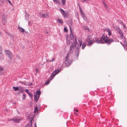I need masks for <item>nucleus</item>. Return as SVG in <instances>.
Wrapping results in <instances>:
<instances>
[{"mask_svg":"<svg viewBox=\"0 0 127 127\" xmlns=\"http://www.w3.org/2000/svg\"><path fill=\"white\" fill-rule=\"evenodd\" d=\"M95 42L98 43H100L102 44L107 43L108 44H110L113 41L112 39H109L107 35L104 34H103L100 38L95 37Z\"/></svg>","mask_w":127,"mask_h":127,"instance_id":"nucleus-1","label":"nucleus"},{"mask_svg":"<svg viewBox=\"0 0 127 127\" xmlns=\"http://www.w3.org/2000/svg\"><path fill=\"white\" fill-rule=\"evenodd\" d=\"M71 43H72V44L70 46L69 52L70 53H72L73 52V50L75 49L76 56L77 58H78L79 56V46L77 45H76V44L77 43L76 39L75 38V40H74V42L71 41Z\"/></svg>","mask_w":127,"mask_h":127,"instance_id":"nucleus-2","label":"nucleus"},{"mask_svg":"<svg viewBox=\"0 0 127 127\" xmlns=\"http://www.w3.org/2000/svg\"><path fill=\"white\" fill-rule=\"evenodd\" d=\"M119 33L120 36V37L124 39L123 44L121 42H120V43L124 47L125 49V50H127V43L126 41L125 37L124 35L123 34L122 32H119Z\"/></svg>","mask_w":127,"mask_h":127,"instance_id":"nucleus-3","label":"nucleus"},{"mask_svg":"<svg viewBox=\"0 0 127 127\" xmlns=\"http://www.w3.org/2000/svg\"><path fill=\"white\" fill-rule=\"evenodd\" d=\"M59 10L62 14L63 17L64 18H67L69 16V13L68 11L65 12L64 10L62 8H60Z\"/></svg>","mask_w":127,"mask_h":127,"instance_id":"nucleus-4","label":"nucleus"},{"mask_svg":"<svg viewBox=\"0 0 127 127\" xmlns=\"http://www.w3.org/2000/svg\"><path fill=\"white\" fill-rule=\"evenodd\" d=\"M87 40L88 43L87 46L91 45L94 42L93 39L89 36L88 37Z\"/></svg>","mask_w":127,"mask_h":127,"instance_id":"nucleus-5","label":"nucleus"},{"mask_svg":"<svg viewBox=\"0 0 127 127\" xmlns=\"http://www.w3.org/2000/svg\"><path fill=\"white\" fill-rule=\"evenodd\" d=\"M68 57L69 53H68L67 54L65 58V61L64 62V63L66 65H68L69 64H70L72 62V60H69L68 58Z\"/></svg>","mask_w":127,"mask_h":127,"instance_id":"nucleus-6","label":"nucleus"},{"mask_svg":"<svg viewBox=\"0 0 127 127\" xmlns=\"http://www.w3.org/2000/svg\"><path fill=\"white\" fill-rule=\"evenodd\" d=\"M61 71L60 70H57L53 71L51 74V76L49 78L51 80L53 77L56 74L58 73Z\"/></svg>","mask_w":127,"mask_h":127,"instance_id":"nucleus-7","label":"nucleus"},{"mask_svg":"<svg viewBox=\"0 0 127 127\" xmlns=\"http://www.w3.org/2000/svg\"><path fill=\"white\" fill-rule=\"evenodd\" d=\"M5 51L8 57L10 59V60L12 59L13 56L10 51L9 50H5Z\"/></svg>","mask_w":127,"mask_h":127,"instance_id":"nucleus-8","label":"nucleus"},{"mask_svg":"<svg viewBox=\"0 0 127 127\" xmlns=\"http://www.w3.org/2000/svg\"><path fill=\"white\" fill-rule=\"evenodd\" d=\"M34 118V117L32 115H30L28 117V119H29L30 120L29 124L30 127H32V120Z\"/></svg>","mask_w":127,"mask_h":127,"instance_id":"nucleus-9","label":"nucleus"},{"mask_svg":"<svg viewBox=\"0 0 127 127\" xmlns=\"http://www.w3.org/2000/svg\"><path fill=\"white\" fill-rule=\"evenodd\" d=\"M75 38L76 39L75 35H73V32H70V39L71 40V41L74 42L75 40Z\"/></svg>","mask_w":127,"mask_h":127,"instance_id":"nucleus-10","label":"nucleus"},{"mask_svg":"<svg viewBox=\"0 0 127 127\" xmlns=\"http://www.w3.org/2000/svg\"><path fill=\"white\" fill-rule=\"evenodd\" d=\"M40 16L42 18H45L47 17V16H48V17H49V14L47 13H46L45 14L43 13H40Z\"/></svg>","mask_w":127,"mask_h":127,"instance_id":"nucleus-11","label":"nucleus"},{"mask_svg":"<svg viewBox=\"0 0 127 127\" xmlns=\"http://www.w3.org/2000/svg\"><path fill=\"white\" fill-rule=\"evenodd\" d=\"M20 119H9L8 120V121H13V122H15V123H17L18 122L20 121Z\"/></svg>","mask_w":127,"mask_h":127,"instance_id":"nucleus-12","label":"nucleus"},{"mask_svg":"<svg viewBox=\"0 0 127 127\" xmlns=\"http://www.w3.org/2000/svg\"><path fill=\"white\" fill-rule=\"evenodd\" d=\"M25 20H28L31 17L30 15L29 14H27V12H25Z\"/></svg>","mask_w":127,"mask_h":127,"instance_id":"nucleus-13","label":"nucleus"},{"mask_svg":"<svg viewBox=\"0 0 127 127\" xmlns=\"http://www.w3.org/2000/svg\"><path fill=\"white\" fill-rule=\"evenodd\" d=\"M18 29L21 32H27L26 31H25L24 29L20 27L19 26H18Z\"/></svg>","mask_w":127,"mask_h":127,"instance_id":"nucleus-14","label":"nucleus"},{"mask_svg":"<svg viewBox=\"0 0 127 127\" xmlns=\"http://www.w3.org/2000/svg\"><path fill=\"white\" fill-rule=\"evenodd\" d=\"M39 97V96L37 95H34V100L35 101H37Z\"/></svg>","mask_w":127,"mask_h":127,"instance_id":"nucleus-15","label":"nucleus"},{"mask_svg":"<svg viewBox=\"0 0 127 127\" xmlns=\"http://www.w3.org/2000/svg\"><path fill=\"white\" fill-rule=\"evenodd\" d=\"M82 28L86 31H89V29L88 27L86 26H83L82 27Z\"/></svg>","mask_w":127,"mask_h":127,"instance_id":"nucleus-16","label":"nucleus"},{"mask_svg":"<svg viewBox=\"0 0 127 127\" xmlns=\"http://www.w3.org/2000/svg\"><path fill=\"white\" fill-rule=\"evenodd\" d=\"M78 41L79 43L80 46L79 47H80V48L82 44V41L81 40V39L79 38V39H78Z\"/></svg>","mask_w":127,"mask_h":127,"instance_id":"nucleus-17","label":"nucleus"},{"mask_svg":"<svg viewBox=\"0 0 127 127\" xmlns=\"http://www.w3.org/2000/svg\"><path fill=\"white\" fill-rule=\"evenodd\" d=\"M62 1V5L63 6H64L65 5V3L66 2V0H61Z\"/></svg>","mask_w":127,"mask_h":127,"instance_id":"nucleus-18","label":"nucleus"},{"mask_svg":"<svg viewBox=\"0 0 127 127\" xmlns=\"http://www.w3.org/2000/svg\"><path fill=\"white\" fill-rule=\"evenodd\" d=\"M7 22V20L6 19L2 20V23L3 25H4Z\"/></svg>","mask_w":127,"mask_h":127,"instance_id":"nucleus-19","label":"nucleus"},{"mask_svg":"<svg viewBox=\"0 0 127 127\" xmlns=\"http://www.w3.org/2000/svg\"><path fill=\"white\" fill-rule=\"evenodd\" d=\"M41 94V92L40 90H37L36 92V94L37 95L39 96Z\"/></svg>","mask_w":127,"mask_h":127,"instance_id":"nucleus-20","label":"nucleus"},{"mask_svg":"<svg viewBox=\"0 0 127 127\" xmlns=\"http://www.w3.org/2000/svg\"><path fill=\"white\" fill-rule=\"evenodd\" d=\"M86 43H84L82 45V49H83L86 47Z\"/></svg>","mask_w":127,"mask_h":127,"instance_id":"nucleus-21","label":"nucleus"},{"mask_svg":"<svg viewBox=\"0 0 127 127\" xmlns=\"http://www.w3.org/2000/svg\"><path fill=\"white\" fill-rule=\"evenodd\" d=\"M57 21L59 23L61 24H62L63 23V21L61 19H58Z\"/></svg>","mask_w":127,"mask_h":127,"instance_id":"nucleus-22","label":"nucleus"},{"mask_svg":"<svg viewBox=\"0 0 127 127\" xmlns=\"http://www.w3.org/2000/svg\"><path fill=\"white\" fill-rule=\"evenodd\" d=\"M115 29L117 32H121V30L120 28L118 27H117Z\"/></svg>","mask_w":127,"mask_h":127,"instance_id":"nucleus-23","label":"nucleus"},{"mask_svg":"<svg viewBox=\"0 0 127 127\" xmlns=\"http://www.w3.org/2000/svg\"><path fill=\"white\" fill-rule=\"evenodd\" d=\"M103 30L104 31H106L107 32H111L109 29L105 28L103 29Z\"/></svg>","mask_w":127,"mask_h":127,"instance_id":"nucleus-24","label":"nucleus"},{"mask_svg":"<svg viewBox=\"0 0 127 127\" xmlns=\"http://www.w3.org/2000/svg\"><path fill=\"white\" fill-rule=\"evenodd\" d=\"M13 89L15 91H17L19 89V88L18 87H15L13 86Z\"/></svg>","mask_w":127,"mask_h":127,"instance_id":"nucleus-25","label":"nucleus"},{"mask_svg":"<svg viewBox=\"0 0 127 127\" xmlns=\"http://www.w3.org/2000/svg\"><path fill=\"white\" fill-rule=\"evenodd\" d=\"M4 3L3 0H0V6H2Z\"/></svg>","mask_w":127,"mask_h":127,"instance_id":"nucleus-26","label":"nucleus"},{"mask_svg":"<svg viewBox=\"0 0 127 127\" xmlns=\"http://www.w3.org/2000/svg\"><path fill=\"white\" fill-rule=\"evenodd\" d=\"M68 35L67 36L66 35V40L67 41V44H69L70 43V42L71 41H67V40H68Z\"/></svg>","mask_w":127,"mask_h":127,"instance_id":"nucleus-27","label":"nucleus"},{"mask_svg":"<svg viewBox=\"0 0 127 127\" xmlns=\"http://www.w3.org/2000/svg\"><path fill=\"white\" fill-rule=\"evenodd\" d=\"M56 3L58 4L59 5H60L61 3V2L60 0H57Z\"/></svg>","mask_w":127,"mask_h":127,"instance_id":"nucleus-28","label":"nucleus"},{"mask_svg":"<svg viewBox=\"0 0 127 127\" xmlns=\"http://www.w3.org/2000/svg\"><path fill=\"white\" fill-rule=\"evenodd\" d=\"M1 17H2V20L6 19V17L5 16V14H3L2 16Z\"/></svg>","mask_w":127,"mask_h":127,"instance_id":"nucleus-29","label":"nucleus"},{"mask_svg":"<svg viewBox=\"0 0 127 127\" xmlns=\"http://www.w3.org/2000/svg\"><path fill=\"white\" fill-rule=\"evenodd\" d=\"M3 59V56L2 54H0V59L2 60Z\"/></svg>","mask_w":127,"mask_h":127,"instance_id":"nucleus-30","label":"nucleus"},{"mask_svg":"<svg viewBox=\"0 0 127 127\" xmlns=\"http://www.w3.org/2000/svg\"><path fill=\"white\" fill-rule=\"evenodd\" d=\"M38 108L37 107H35L34 110V113H36L38 111Z\"/></svg>","mask_w":127,"mask_h":127,"instance_id":"nucleus-31","label":"nucleus"},{"mask_svg":"<svg viewBox=\"0 0 127 127\" xmlns=\"http://www.w3.org/2000/svg\"><path fill=\"white\" fill-rule=\"evenodd\" d=\"M64 32H67L68 31V30L66 27H64Z\"/></svg>","mask_w":127,"mask_h":127,"instance_id":"nucleus-32","label":"nucleus"},{"mask_svg":"<svg viewBox=\"0 0 127 127\" xmlns=\"http://www.w3.org/2000/svg\"><path fill=\"white\" fill-rule=\"evenodd\" d=\"M28 94L31 98L33 97V95L32 93L29 92V93H28Z\"/></svg>","mask_w":127,"mask_h":127,"instance_id":"nucleus-33","label":"nucleus"},{"mask_svg":"<svg viewBox=\"0 0 127 127\" xmlns=\"http://www.w3.org/2000/svg\"><path fill=\"white\" fill-rule=\"evenodd\" d=\"M102 2L103 4L104 5L105 7H108L107 6V4L105 3V2L104 1H102Z\"/></svg>","mask_w":127,"mask_h":127,"instance_id":"nucleus-34","label":"nucleus"},{"mask_svg":"<svg viewBox=\"0 0 127 127\" xmlns=\"http://www.w3.org/2000/svg\"><path fill=\"white\" fill-rule=\"evenodd\" d=\"M23 100L25 99H26V95L25 94H23L22 97Z\"/></svg>","mask_w":127,"mask_h":127,"instance_id":"nucleus-35","label":"nucleus"},{"mask_svg":"<svg viewBox=\"0 0 127 127\" xmlns=\"http://www.w3.org/2000/svg\"><path fill=\"white\" fill-rule=\"evenodd\" d=\"M50 82L49 81V80H48V81H46L45 82V83L46 85H48V84H49L50 83Z\"/></svg>","mask_w":127,"mask_h":127,"instance_id":"nucleus-36","label":"nucleus"},{"mask_svg":"<svg viewBox=\"0 0 127 127\" xmlns=\"http://www.w3.org/2000/svg\"><path fill=\"white\" fill-rule=\"evenodd\" d=\"M122 25L123 26V27L124 29L126 28L125 25L124 23L122 24Z\"/></svg>","mask_w":127,"mask_h":127,"instance_id":"nucleus-37","label":"nucleus"},{"mask_svg":"<svg viewBox=\"0 0 127 127\" xmlns=\"http://www.w3.org/2000/svg\"><path fill=\"white\" fill-rule=\"evenodd\" d=\"M55 59L54 58H53L52 60L49 61L50 62H52V61H55Z\"/></svg>","mask_w":127,"mask_h":127,"instance_id":"nucleus-38","label":"nucleus"},{"mask_svg":"<svg viewBox=\"0 0 127 127\" xmlns=\"http://www.w3.org/2000/svg\"><path fill=\"white\" fill-rule=\"evenodd\" d=\"M118 22L120 23L121 25L123 23L121 21V20H119L118 21Z\"/></svg>","mask_w":127,"mask_h":127,"instance_id":"nucleus-39","label":"nucleus"},{"mask_svg":"<svg viewBox=\"0 0 127 127\" xmlns=\"http://www.w3.org/2000/svg\"><path fill=\"white\" fill-rule=\"evenodd\" d=\"M82 17H84V19H87V17H86V16L85 15H84V16L82 15Z\"/></svg>","mask_w":127,"mask_h":127,"instance_id":"nucleus-40","label":"nucleus"},{"mask_svg":"<svg viewBox=\"0 0 127 127\" xmlns=\"http://www.w3.org/2000/svg\"><path fill=\"white\" fill-rule=\"evenodd\" d=\"M79 10H80V12L83 11H82V9L81 8L80 6H79Z\"/></svg>","mask_w":127,"mask_h":127,"instance_id":"nucleus-41","label":"nucleus"},{"mask_svg":"<svg viewBox=\"0 0 127 127\" xmlns=\"http://www.w3.org/2000/svg\"><path fill=\"white\" fill-rule=\"evenodd\" d=\"M25 92L28 94V93H29V91L28 89H26L25 90Z\"/></svg>","mask_w":127,"mask_h":127,"instance_id":"nucleus-42","label":"nucleus"},{"mask_svg":"<svg viewBox=\"0 0 127 127\" xmlns=\"http://www.w3.org/2000/svg\"><path fill=\"white\" fill-rule=\"evenodd\" d=\"M80 13H81V14L82 16V15L83 16L85 15V14H84V12L83 11L81 12Z\"/></svg>","mask_w":127,"mask_h":127,"instance_id":"nucleus-43","label":"nucleus"},{"mask_svg":"<svg viewBox=\"0 0 127 127\" xmlns=\"http://www.w3.org/2000/svg\"><path fill=\"white\" fill-rule=\"evenodd\" d=\"M20 83H23L24 84H26V82H20Z\"/></svg>","mask_w":127,"mask_h":127,"instance_id":"nucleus-44","label":"nucleus"},{"mask_svg":"<svg viewBox=\"0 0 127 127\" xmlns=\"http://www.w3.org/2000/svg\"><path fill=\"white\" fill-rule=\"evenodd\" d=\"M69 27L70 28V32H72V28L70 26H69Z\"/></svg>","mask_w":127,"mask_h":127,"instance_id":"nucleus-45","label":"nucleus"},{"mask_svg":"<svg viewBox=\"0 0 127 127\" xmlns=\"http://www.w3.org/2000/svg\"><path fill=\"white\" fill-rule=\"evenodd\" d=\"M34 127H37L36 124V121L34 122Z\"/></svg>","mask_w":127,"mask_h":127,"instance_id":"nucleus-46","label":"nucleus"},{"mask_svg":"<svg viewBox=\"0 0 127 127\" xmlns=\"http://www.w3.org/2000/svg\"><path fill=\"white\" fill-rule=\"evenodd\" d=\"M8 2L11 5H12V3L11 2L9 1V0H8Z\"/></svg>","mask_w":127,"mask_h":127,"instance_id":"nucleus-47","label":"nucleus"},{"mask_svg":"<svg viewBox=\"0 0 127 127\" xmlns=\"http://www.w3.org/2000/svg\"><path fill=\"white\" fill-rule=\"evenodd\" d=\"M108 32V35L109 36H110L111 35V34H112V32Z\"/></svg>","mask_w":127,"mask_h":127,"instance_id":"nucleus-48","label":"nucleus"},{"mask_svg":"<svg viewBox=\"0 0 127 127\" xmlns=\"http://www.w3.org/2000/svg\"><path fill=\"white\" fill-rule=\"evenodd\" d=\"M3 70V68L0 66V71H1L2 70Z\"/></svg>","mask_w":127,"mask_h":127,"instance_id":"nucleus-49","label":"nucleus"},{"mask_svg":"<svg viewBox=\"0 0 127 127\" xmlns=\"http://www.w3.org/2000/svg\"><path fill=\"white\" fill-rule=\"evenodd\" d=\"M86 22L88 23H89V20L88 19H86Z\"/></svg>","mask_w":127,"mask_h":127,"instance_id":"nucleus-50","label":"nucleus"},{"mask_svg":"<svg viewBox=\"0 0 127 127\" xmlns=\"http://www.w3.org/2000/svg\"><path fill=\"white\" fill-rule=\"evenodd\" d=\"M74 111H75L76 112H77V113H78V110H77V109H75V110L74 109Z\"/></svg>","mask_w":127,"mask_h":127,"instance_id":"nucleus-51","label":"nucleus"},{"mask_svg":"<svg viewBox=\"0 0 127 127\" xmlns=\"http://www.w3.org/2000/svg\"><path fill=\"white\" fill-rule=\"evenodd\" d=\"M2 50L0 48V54H2Z\"/></svg>","mask_w":127,"mask_h":127,"instance_id":"nucleus-52","label":"nucleus"},{"mask_svg":"<svg viewBox=\"0 0 127 127\" xmlns=\"http://www.w3.org/2000/svg\"><path fill=\"white\" fill-rule=\"evenodd\" d=\"M35 71H36V72H37L38 73V69L37 68H36V69H35Z\"/></svg>","mask_w":127,"mask_h":127,"instance_id":"nucleus-53","label":"nucleus"},{"mask_svg":"<svg viewBox=\"0 0 127 127\" xmlns=\"http://www.w3.org/2000/svg\"><path fill=\"white\" fill-rule=\"evenodd\" d=\"M2 73L3 72H2V71H0V75H2Z\"/></svg>","mask_w":127,"mask_h":127,"instance_id":"nucleus-54","label":"nucleus"},{"mask_svg":"<svg viewBox=\"0 0 127 127\" xmlns=\"http://www.w3.org/2000/svg\"><path fill=\"white\" fill-rule=\"evenodd\" d=\"M74 114H75V115L76 116H77V115L78 114V113H76V112H74Z\"/></svg>","mask_w":127,"mask_h":127,"instance_id":"nucleus-55","label":"nucleus"},{"mask_svg":"<svg viewBox=\"0 0 127 127\" xmlns=\"http://www.w3.org/2000/svg\"><path fill=\"white\" fill-rule=\"evenodd\" d=\"M25 127H29V126L28 125H26Z\"/></svg>","mask_w":127,"mask_h":127,"instance_id":"nucleus-56","label":"nucleus"},{"mask_svg":"<svg viewBox=\"0 0 127 127\" xmlns=\"http://www.w3.org/2000/svg\"><path fill=\"white\" fill-rule=\"evenodd\" d=\"M53 0V2H56V1L57 0Z\"/></svg>","mask_w":127,"mask_h":127,"instance_id":"nucleus-57","label":"nucleus"},{"mask_svg":"<svg viewBox=\"0 0 127 127\" xmlns=\"http://www.w3.org/2000/svg\"><path fill=\"white\" fill-rule=\"evenodd\" d=\"M84 1H87L88 0H83Z\"/></svg>","mask_w":127,"mask_h":127,"instance_id":"nucleus-58","label":"nucleus"},{"mask_svg":"<svg viewBox=\"0 0 127 127\" xmlns=\"http://www.w3.org/2000/svg\"><path fill=\"white\" fill-rule=\"evenodd\" d=\"M47 32V33H48V32Z\"/></svg>","mask_w":127,"mask_h":127,"instance_id":"nucleus-59","label":"nucleus"},{"mask_svg":"<svg viewBox=\"0 0 127 127\" xmlns=\"http://www.w3.org/2000/svg\"><path fill=\"white\" fill-rule=\"evenodd\" d=\"M7 34H9L8 33H7Z\"/></svg>","mask_w":127,"mask_h":127,"instance_id":"nucleus-60","label":"nucleus"},{"mask_svg":"<svg viewBox=\"0 0 127 127\" xmlns=\"http://www.w3.org/2000/svg\"><path fill=\"white\" fill-rule=\"evenodd\" d=\"M11 36V37H12V36Z\"/></svg>","mask_w":127,"mask_h":127,"instance_id":"nucleus-61","label":"nucleus"},{"mask_svg":"<svg viewBox=\"0 0 127 127\" xmlns=\"http://www.w3.org/2000/svg\"><path fill=\"white\" fill-rule=\"evenodd\" d=\"M7 1H8V0H7Z\"/></svg>","mask_w":127,"mask_h":127,"instance_id":"nucleus-62","label":"nucleus"}]
</instances>
